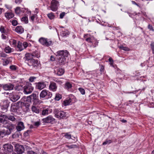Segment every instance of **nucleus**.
<instances>
[{"label":"nucleus","instance_id":"6","mask_svg":"<svg viewBox=\"0 0 154 154\" xmlns=\"http://www.w3.org/2000/svg\"><path fill=\"white\" fill-rule=\"evenodd\" d=\"M39 41L42 45L46 46H50L52 44V42L51 40L44 38H40Z\"/></svg>","mask_w":154,"mask_h":154},{"label":"nucleus","instance_id":"27","mask_svg":"<svg viewBox=\"0 0 154 154\" xmlns=\"http://www.w3.org/2000/svg\"><path fill=\"white\" fill-rule=\"evenodd\" d=\"M72 87V84L69 82H66L65 85V87L66 89L69 90Z\"/></svg>","mask_w":154,"mask_h":154},{"label":"nucleus","instance_id":"12","mask_svg":"<svg viewBox=\"0 0 154 154\" xmlns=\"http://www.w3.org/2000/svg\"><path fill=\"white\" fill-rule=\"evenodd\" d=\"M33 89L32 86L29 85H26L24 87V92L26 94L30 93L33 91Z\"/></svg>","mask_w":154,"mask_h":154},{"label":"nucleus","instance_id":"10","mask_svg":"<svg viewBox=\"0 0 154 154\" xmlns=\"http://www.w3.org/2000/svg\"><path fill=\"white\" fill-rule=\"evenodd\" d=\"M27 63L29 66L33 68L37 67L38 65V61L37 60L33 59L27 62Z\"/></svg>","mask_w":154,"mask_h":154},{"label":"nucleus","instance_id":"37","mask_svg":"<svg viewBox=\"0 0 154 154\" xmlns=\"http://www.w3.org/2000/svg\"><path fill=\"white\" fill-rule=\"evenodd\" d=\"M150 46L152 51V54H154V42H151Z\"/></svg>","mask_w":154,"mask_h":154},{"label":"nucleus","instance_id":"31","mask_svg":"<svg viewBox=\"0 0 154 154\" xmlns=\"http://www.w3.org/2000/svg\"><path fill=\"white\" fill-rule=\"evenodd\" d=\"M5 51L7 53H10L12 52V49L9 46L5 48Z\"/></svg>","mask_w":154,"mask_h":154},{"label":"nucleus","instance_id":"2","mask_svg":"<svg viewBox=\"0 0 154 154\" xmlns=\"http://www.w3.org/2000/svg\"><path fill=\"white\" fill-rule=\"evenodd\" d=\"M0 123L5 125V127L11 132L15 129L14 125L12 124L8 120L0 121Z\"/></svg>","mask_w":154,"mask_h":154},{"label":"nucleus","instance_id":"32","mask_svg":"<svg viewBox=\"0 0 154 154\" xmlns=\"http://www.w3.org/2000/svg\"><path fill=\"white\" fill-rule=\"evenodd\" d=\"M17 47L20 51H21L24 49L23 44L20 42H18Z\"/></svg>","mask_w":154,"mask_h":154},{"label":"nucleus","instance_id":"14","mask_svg":"<svg viewBox=\"0 0 154 154\" xmlns=\"http://www.w3.org/2000/svg\"><path fill=\"white\" fill-rule=\"evenodd\" d=\"M10 100L13 102H15L20 98V96L17 93H12L10 95Z\"/></svg>","mask_w":154,"mask_h":154},{"label":"nucleus","instance_id":"13","mask_svg":"<svg viewBox=\"0 0 154 154\" xmlns=\"http://www.w3.org/2000/svg\"><path fill=\"white\" fill-rule=\"evenodd\" d=\"M15 150L17 152V154H21L23 152L24 148L23 146L16 144L15 145Z\"/></svg>","mask_w":154,"mask_h":154},{"label":"nucleus","instance_id":"18","mask_svg":"<svg viewBox=\"0 0 154 154\" xmlns=\"http://www.w3.org/2000/svg\"><path fill=\"white\" fill-rule=\"evenodd\" d=\"M57 89V86L56 84L54 82H50L49 86V89L53 91H55Z\"/></svg>","mask_w":154,"mask_h":154},{"label":"nucleus","instance_id":"34","mask_svg":"<svg viewBox=\"0 0 154 154\" xmlns=\"http://www.w3.org/2000/svg\"><path fill=\"white\" fill-rule=\"evenodd\" d=\"M0 31L2 33H7V31L5 29V27L3 26H1L0 28Z\"/></svg>","mask_w":154,"mask_h":154},{"label":"nucleus","instance_id":"4","mask_svg":"<svg viewBox=\"0 0 154 154\" xmlns=\"http://www.w3.org/2000/svg\"><path fill=\"white\" fill-rule=\"evenodd\" d=\"M16 116L14 115H9L7 116L6 115H3L0 116V121H3L4 120H7L6 119L15 122L17 121V119L16 118Z\"/></svg>","mask_w":154,"mask_h":154},{"label":"nucleus","instance_id":"51","mask_svg":"<svg viewBox=\"0 0 154 154\" xmlns=\"http://www.w3.org/2000/svg\"><path fill=\"white\" fill-rule=\"evenodd\" d=\"M10 68L12 70H15L16 69V67L14 65H12L10 66Z\"/></svg>","mask_w":154,"mask_h":154},{"label":"nucleus","instance_id":"15","mask_svg":"<svg viewBox=\"0 0 154 154\" xmlns=\"http://www.w3.org/2000/svg\"><path fill=\"white\" fill-rule=\"evenodd\" d=\"M2 85V87L3 88V89L6 91L12 90L14 87V85L11 83Z\"/></svg>","mask_w":154,"mask_h":154},{"label":"nucleus","instance_id":"42","mask_svg":"<svg viewBox=\"0 0 154 154\" xmlns=\"http://www.w3.org/2000/svg\"><path fill=\"white\" fill-rule=\"evenodd\" d=\"M34 101V103H35L36 104H40L42 102V101L39 100V99L37 98L36 100H35Z\"/></svg>","mask_w":154,"mask_h":154},{"label":"nucleus","instance_id":"22","mask_svg":"<svg viewBox=\"0 0 154 154\" xmlns=\"http://www.w3.org/2000/svg\"><path fill=\"white\" fill-rule=\"evenodd\" d=\"M15 31L18 33L21 34L24 32V29L21 26H18L15 29Z\"/></svg>","mask_w":154,"mask_h":154},{"label":"nucleus","instance_id":"26","mask_svg":"<svg viewBox=\"0 0 154 154\" xmlns=\"http://www.w3.org/2000/svg\"><path fill=\"white\" fill-rule=\"evenodd\" d=\"M31 54L33 57H36L37 58H38L40 57L39 53L37 51H34Z\"/></svg>","mask_w":154,"mask_h":154},{"label":"nucleus","instance_id":"58","mask_svg":"<svg viewBox=\"0 0 154 154\" xmlns=\"http://www.w3.org/2000/svg\"><path fill=\"white\" fill-rule=\"evenodd\" d=\"M6 54L4 53H1L0 57H5L6 56Z\"/></svg>","mask_w":154,"mask_h":154},{"label":"nucleus","instance_id":"35","mask_svg":"<svg viewBox=\"0 0 154 154\" xmlns=\"http://www.w3.org/2000/svg\"><path fill=\"white\" fill-rule=\"evenodd\" d=\"M54 15L52 13H51L48 14V17L51 20L54 19Z\"/></svg>","mask_w":154,"mask_h":154},{"label":"nucleus","instance_id":"36","mask_svg":"<svg viewBox=\"0 0 154 154\" xmlns=\"http://www.w3.org/2000/svg\"><path fill=\"white\" fill-rule=\"evenodd\" d=\"M119 48L125 51H128L129 50V48L127 47H124L121 46L119 47Z\"/></svg>","mask_w":154,"mask_h":154},{"label":"nucleus","instance_id":"19","mask_svg":"<svg viewBox=\"0 0 154 154\" xmlns=\"http://www.w3.org/2000/svg\"><path fill=\"white\" fill-rule=\"evenodd\" d=\"M36 88L39 90H41L46 87V84L44 82H38L36 83Z\"/></svg>","mask_w":154,"mask_h":154},{"label":"nucleus","instance_id":"52","mask_svg":"<svg viewBox=\"0 0 154 154\" xmlns=\"http://www.w3.org/2000/svg\"><path fill=\"white\" fill-rule=\"evenodd\" d=\"M148 28L149 29L151 30H152V31H154V29H153V28L152 26L150 24L148 25Z\"/></svg>","mask_w":154,"mask_h":154},{"label":"nucleus","instance_id":"28","mask_svg":"<svg viewBox=\"0 0 154 154\" xmlns=\"http://www.w3.org/2000/svg\"><path fill=\"white\" fill-rule=\"evenodd\" d=\"M32 109L33 112H34L36 113H39V109L34 106H32Z\"/></svg>","mask_w":154,"mask_h":154},{"label":"nucleus","instance_id":"20","mask_svg":"<svg viewBox=\"0 0 154 154\" xmlns=\"http://www.w3.org/2000/svg\"><path fill=\"white\" fill-rule=\"evenodd\" d=\"M33 57L31 53H26L24 58L25 60L27 62H28L29 61L33 60Z\"/></svg>","mask_w":154,"mask_h":154},{"label":"nucleus","instance_id":"1","mask_svg":"<svg viewBox=\"0 0 154 154\" xmlns=\"http://www.w3.org/2000/svg\"><path fill=\"white\" fill-rule=\"evenodd\" d=\"M68 55V52L66 51L61 50L58 51L56 53V55L58 57L59 63L61 65L64 64Z\"/></svg>","mask_w":154,"mask_h":154},{"label":"nucleus","instance_id":"50","mask_svg":"<svg viewBox=\"0 0 154 154\" xmlns=\"http://www.w3.org/2000/svg\"><path fill=\"white\" fill-rule=\"evenodd\" d=\"M9 63V61L8 60H6L3 61V64L4 65L6 66L8 65Z\"/></svg>","mask_w":154,"mask_h":154},{"label":"nucleus","instance_id":"39","mask_svg":"<svg viewBox=\"0 0 154 154\" xmlns=\"http://www.w3.org/2000/svg\"><path fill=\"white\" fill-rule=\"evenodd\" d=\"M79 91L82 94H85V90L81 88H79L78 89Z\"/></svg>","mask_w":154,"mask_h":154},{"label":"nucleus","instance_id":"43","mask_svg":"<svg viewBox=\"0 0 154 154\" xmlns=\"http://www.w3.org/2000/svg\"><path fill=\"white\" fill-rule=\"evenodd\" d=\"M61 98V96L60 94H57L55 97V99L57 100H60Z\"/></svg>","mask_w":154,"mask_h":154},{"label":"nucleus","instance_id":"17","mask_svg":"<svg viewBox=\"0 0 154 154\" xmlns=\"http://www.w3.org/2000/svg\"><path fill=\"white\" fill-rule=\"evenodd\" d=\"M3 148L6 151L8 152H11L13 150V146L9 144H6L4 145L3 146Z\"/></svg>","mask_w":154,"mask_h":154},{"label":"nucleus","instance_id":"54","mask_svg":"<svg viewBox=\"0 0 154 154\" xmlns=\"http://www.w3.org/2000/svg\"><path fill=\"white\" fill-rule=\"evenodd\" d=\"M68 147L70 148H76L77 147V146L75 145H71L70 146H69Z\"/></svg>","mask_w":154,"mask_h":154},{"label":"nucleus","instance_id":"60","mask_svg":"<svg viewBox=\"0 0 154 154\" xmlns=\"http://www.w3.org/2000/svg\"><path fill=\"white\" fill-rule=\"evenodd\" d=\"M50 60L52 61L55 60V58L54 56H51L50 57Z\"/></svg>","mask_w":154,"mask_h":154},{"label":"nucleus","instance_id":"21","mask_svg":"<svg viewBox=\"0 0 154 154\" xmlns=\"http://www.w3.org/2000/svg\"><path fill=\"white\" fill-rule=\"evenodd\" d=\"M16 128L17 131H20L23 129L24 126L23 123L22 122H20L18 123Z\"/></svg>","mask_w":154,"mask_h":154},{"label":"nucleus","instance_id":"9","mask_svg":"<svg viewBox=\"0 0 154 154\" xmlns=\"http://www.w3.org/2000/svg\"><path fill=\"white\" fill-rule=\"evenodd\" d=\"M59 2L56 0H52L51 2L50 8L53 11H56L57 9Z\"/></svg>","mask_w":154,"mask_h":154},{"label":"nucleus","instance_id":"44","mask_svg":"<svg viewBox=\"0 0 154 154\" xmlns=\"http://www.w3.org/2000/svg\"><path fill=\"white\" fill-rule=\"evenodd\" d=\"M36 79V77L32 76L30 77L29 79V80L31 82H32L34 81Z\"/></svg>","mask_w":154,"mask_h":154},{"label":"nucleus","instance_id":"16","mask_svg":"<svg viewBox=\"0 0 154 154\" xmlns=\"http://www.w3.org/2000/svg\"><path fill=\"white\" fill-rule=\"evenodd\" d=\"M52 112V110L50 109L49 108H44L42 110L41 115L43 116H46L48 115L49 114L51 113Z\"/></svg>","mask_w":154,"mask_h":154},{"label":"nucleus","instance_id":"53","mask_svg":"<svg viewBox=\"0 0 154 154\" xmlns=\"http://www.w3.org/2000/svg\"><path fill=\"white\" fill-rule=\"evenodd\" d=\"M109 60L110 62V64L111 65H112L113 64V61L112 58L110 57L109 59Z\"/></svg>","mask_w":154,"mask_h":154},{"label":"nucleus","instance_id":"47","mask_svg":"<svg viewBox=\"0 0 154 154\" xmlns=\"http://www.w3.org/2000/svg\"><path fill=\"white\" fill-rule=\"evenodd\" d=\"M64 136L66 138L68 139H69L71 138V135L70 134H68V133H66Z\"/></svg>","mask_w":154,"mask_h":154},{"label":"nucleus","instance_id":"38","mask_svg":"<svg viewBox=\"0 0 154 154\" xmlns=\"http://www.w3.org/2000/svg\"><path fill=\"white\" fill-rule=\"evenodd\" d=\"M15 11L16 14H19L20 12V8L19 7H17L15 9Z\"/></svg>","mask_w":154,"mask_h":154},{"label":"nucleus","instance_id":"61","mask_svg":"<svg viewBox=\"0 0 154 154\" xmlns=\"http://www.w3.org/2000/svg\"><path fill=\"white\" fill-rule=\"evenodd\" d=\"M104 67L103 66H101V67H100V72H103V71H104Z\"/></svg>","mask_w":154,"mask_h":154},{"label":"nucleus","instance_id":"30","mask_svg":"<svg viewBox=\"0 0 154 154\" xmlns=\"http://www.w3.org/2000/svg\"><path fill=\"white\" fill-rule=\"evenodd\" d=\"M71 100L70 98H69L68 100H66L63 102V104L64 106H67L71 102Z\"/></svg>","mask_w":154,"mask_h":154},{"label":"nucleus","instance_id":"59","mask_svg":"<svg viewBox=\"0 0 154 154\" xmlns=\"http://www.w3.org/2000/svg\"><path fill=\"white\" fill-rule=\"evenodd\" d=\"M35 18V16L34 15H32L30 17V20L32 21H33L34 20V19Z\"/></svg>","mask_w":154,"mask_h":154},{"label":"nucleus","instance_id":"25","mask_svg":"<svg viewBox=\"0 0 154 154\" xmlns=\"http://www.w3.org/2000/svg\"><path fill=\"white\" fill-rule=\"evenodd\" d=\"M5 17L8 19H10L14 17V14L11 12H8L5 14Z\"/></svg>","mask_w":154,"mask_h":154},{"label":"nucleus","instance_id":"3","mask_svg":"<svg viewBox=\"0 0 154 154\" xmlns=\"http://www.w3.org/2000/svg\"><path fill=\"white\" fill-rule=\"evenodd\" d=\"M88 34H85L84 37L85 38V40L88 42L91 43L94 47H96L98 43V41L93 36L88 37Z\"/></svg>","mask_w":154,"mask_h":154},{"label":"nucleus","instance_id":"45","mask_svg":"<svg viewBox=\"0 0 154 154\" xmlns=\"http://www.w3.org/2000/svg\"><path fill=\"white\" fill-rule=\"evenodd\" d=\"M6 135L5 132V130H3L0 131V136L3 137L4 136Z\"/></svg>","mask_w":154,"mask_h":154},{"label":"nucleus","instance_id":"49","mask_svg":"<svg viewBox=\"0 0 154 154\" xmlns=\"http://www.w3.org/2000/svg\"><path fill=\"white\" fill-rule=\"evenodd\" d=\"M12 23L13 25L16 26L17 24V22L16 20H14L12 21Z\"/></svg>","mask_w":154,"mask_h":154},{"label":"nucleus","instance_id":"48","mask_svg":"<svg viewBox=\"0 0 154 154\" xmlns=\"http://www.w3.org/2000/svg\"><path fill=\"white\" fill-rule=\"evenodd\" d=\"M23 47L24 48H26L28 46V44L27 42H24L23 44Z\"/></svg>","mask_w":154,"mask_h":154},{"label":"nucleus","instance_id":"46","mask_svg":"<svg viewBox=\"0 0 154 154\" xmlns=\"http://www.w3.org/2000/svg\"><path fill=\"white\" fill-rule=\"evenodd\" d=\"M111 142L112 141L111 140H106L103 143V145H105L106 144H109L111 143Z\"/></svg>","mask_w":154,"mask_h":154},{"label":"nucleus","instance_id":"56","mask_svg":"<svg viewBox=\"0 0 154 154\" xmlns=\"http://www.w3.org/2000/svg\"><path fill=\"white\" fill-rule=\"evenodd\" d=\"M5 134L6 135H8L10 134L11 132V131L9 130H5Z\"/></svg>","mask_w":154,"mask_h":154},{"label":"nucleus","instance_id":"33","mask_svg":"<svg viewBox=\"0 0 154 154\" xmlns=\"http://www.w3.org/2000/svg\"><path fill=\"white\" fill-rule=\"evenodd\" d=\"M21 20L22 21L26 23H27L28 22V19L27 17H22L21 19Z\"/></svg>","mask_w":154,"mask_h":154},{"label":"nucleus","instance_id":"41","mask_svg":"<svg viewBox=\"0 0 154 154\" xmlns=\"http://www.w3.org/2000/svg\"><path fill=\"white\" fill-rule=\"evenodd\" d=\"M41 124L40 121L39 120L34 123V125L37 127Z\"/></svg>","mask_w":154,"mask_h":154},{"label":"nucleus","instance_id":"5","mask_svg":"<svg viewBox=\"0 0 154 154\" xmlns=\"http://www.w3.org/2000/svg\"><path fill=\"white\" fill-rule=\"evenodd\" d=\"M54 113L55 116L58 118L63 119L65 118L66 116L65 112L60 111L57 109H55Z\"/></svg>","mask_w":154,"mask_h":154},{"label":"nucleus","instance_id":"7","mask_svg":"<svg viewBox=\"0 0 154 154\" xmlns=\"http://www.w3.org/2000/svg\"><path fill=\"white\" fill-rule=\"evenodd\" d=\"M55 121V119L51 115L49 116L42 119L43 122L45 123H52Z\"/></svg>","mask_w":154,"mask_h":154},{"label":"nucleus","instance_id":"23","mask_svg":"<svg viewBox=\"0 0 154 154\" xmlns=\"http://www.w3.org/2000/svg\"><path fill=\"white\" fill-rule=\"evenodd\" d=\"M37 98L36 94H33L27 97V99L29 101V102H31V100L32 99L33 101L36 100Z\"/></svg>","mask_w":154,"mask_h":154},{"label":"nucleus","instance_id":"64","mask_svg":"<svg viewBox=\"0 0 154 154\" xmlns=\"http://www.w3.org/2000/svg\"><path fill=\"white\" fill-rule=\"evenodd\" d=\"M34 153H35L33 151H31L28 152V154H33Z\"/></svg>","mask_w":154,"mask_h":154},{"label":"nucleus","instance_id":"62","mask_svg":"<svg viewBox=\"0 0 154 154\" xmlns=\"http://www.w3.org/2000/svg\"><path fill=\"white\" fill-rule=\"evenodd\" d=\"M22 0H15V2L17 4L20 3L21 2Z\"/></svg>","mask_w":154,"mask_h":154},{"label":"nucleus","instance_id":"63","mask_svg":"<svg viewBox=\"0 0 154 154\" xmlns=\"http://www.w3.org/2000/svg\"><path fill=\"white\" fill-rule=\"evenodd\" d=\"M2 38L3 39H6V37L5 35H4L3 34L2 35Z\"/></svg>","mask_w":154,"mask_h":154},{"label":"nucleus","instance_id":"55","mask_svg":"<svg viewBox=\"0 0 154 154\" xmlns=\"http://www.w3.org/2000/svg\"><path fill=\"white\" fill-rule=\"evenodd\" d=\"M12 45H14V46H15L16 45L17 41L14 39L12 40Z\"/></svg>","mask_w":154,"mask_h":154},{"label":"nucleus","instance_id":"57","mask_svg":"<svg viewBox=\"0 0 154 154\" xmlns=\"http://www.w3.org/2000/svg\"><path fill=\"white\" fill-rule=\"evenodd\" d=\"M65 15V13L63 12L60 14V18H63Z\"/></svg>","mask_w":154,"mask_h":154},{"label":"nucleus","instance_id":"11","mask_svg":"<svg viewBox=\"0 0 154 154\" xmlns=\"http://www.w3.org/2000/svg\"><path fill=\"white\" fill-rule=\"evenodd\" d=\"M54 69L55 73L57 75L61 76L64 72V69L62 68L55 67Z\"/></svg>","mask_w":154,"mask_h":154},{"label":"nucleus","instance_id":"40","mask_svg":"<svg viewBox=\"0 0 154 154\" xmlns=\"http://www.w3.org/2000/svg\"><path fill=\"white\" fill-rule=\"evenodd\" d=\"M17 109L15 105H13L11 106V110L13 112L16 111Z\"/></svg>","mask_w":154,"mask_h":154},{"label":"nucleus","instance_id":"8","mask_svg":"<svg viewBox=\"0 0 154 154\" xmlns=\"http://www.w3.org/2000/svg\"><path fill=\"white\" fill-rule=\"evenodd\" d=\"M52 94L48 91L46 90H42L41 92L40 95V98H44L47 97V98H50L51 97Z\"/></svg>","mask_w":154,"mask_h":154},{"label":"nucleus","instance_id":"24","mask_svg":"<svg viewBox=\"0 0 154 154\" xmlns=\"http://www.w3.org/2000/svg\"><path fill=\"white\" fill-rule=\"evenodd\" d=\"M9 106V104L7 103H5L4 105L2 106V109L3 111L2 112H5L8 110V108Z\"/></svg>","mask_w":154,"mask_h":154},{"label":"nucleus","instance_id":"29","mask_svg":"<svg viewBox=\"0 0 154 154\" xmlns=\"http://www.w3.org/2000/svg\"><path fill=\"white\" fill-rule=\"evenodd\" d=\"M69 34V32L67 30L62 31L61 33V35L63 37L66 36Z\"/></svg>","mask_w":154,"mask_h":154}]
</instances>
